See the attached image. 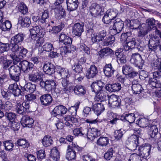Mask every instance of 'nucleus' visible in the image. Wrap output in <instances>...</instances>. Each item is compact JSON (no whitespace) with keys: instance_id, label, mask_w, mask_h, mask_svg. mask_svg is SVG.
<instances>
[{"instance_id":"nucleus-64","label":"nucleus","mask_w":161,"mask_h":161,"mask_svg":"<svg viewBox=\"0 0 161 161\" xmlns=\"http://www.w3.org/2000/svg\"><path fill=\"white\" fill-rule=\"evenodd\" d=\"M62 89L60 90L59 89L55 87L54 88H53L51 91V94L55 98L57 97L59 95L60 93H63L64 92Z\"/></svg>"},{"instance_id":"nucleus-33","label":"nucleus","mask_w":161,"mask_h":161,"mask_svg":"<svg viewBox=\"0 0 161 161\" xmlns=\"http://www.w3.org/2000/svg\"><path fill=\"white\" fill-rule=\"evenodd\" d=\"M18 23L22 27H29L31 23L30 18L28 17H20L18 19Z\"/></svg>"},{"instance_id":"nucleus-40","label":"nucleus","mask_w":161,"mask_h":161,"mask_svg":"<svg viewBox=\"0 0 161 161\" xmlns=\"http://www.w3.org/2000/svg\"><path fill=\"white\" fill-rule=\"evenodd\" d=\"M115 37L113 35H110L105 38L103 42V44L104 46L111 45L115 42Z\"/></svg>"},{"instance_id":"nucleus-55","label":"nucleus","mask_w":161,"mask_h":161,"mask_svg":"<svg viewBox=\"0 0 161 161\" xmlns=\"http://www.w3.org/2000/svg\"><path fill=\"white\" fill-rule=\"evenodd\" d=\"M75 105L71 107L68 110V111L70 113L72 116H75L76 115L77 112L79 107V104L77 103Z\"/></svg>"},{"instance_id":"nucleus-54","label":"nucleus","mask_w":161,"mask_h":161,"mask_svg":"<svg viewBox=\"0 0 161 161\" xmlns=\"http://www.w3.org/2000/svg\"><path fill=\"white\" fill-rule=\"evenodd\" d=\"M19 11L22 14L25 15L28 13V9L25 4L21 2L19 5Z\"/></svg>"},{"instance_id":"nucleus-31","label":"nucleus","mask_w":161,"mask_h":161,"mask_svg":"<svg viewBox=\"0 0 161 161\" xmlns=\"http://www.w3.org/2000/svg\"><path fill=\"white\" fill-rule=\"evenodd\" d=\"M98 73L97 69L94 65H92L87 70L86 76L88 79L94 77Z\"/></svg>"},{"instance_id":"nucleus-45","label":"nucleus","mask_w":161,"mask_h":161,"mask_svg":"<svg viewBox=\"0 0 161 161\" xmlns=\"http://www.w3.org/2000/svg\"><path fill=\"white\" fill-rule=\"evenodd\" d=\"M64 23H61L58 26L52 27V29H49V31L52 34H56L60 32L64 28Z\"/></svg>"},{"instance_id":"nucleus-11","label":"nucleus","mask_w":161,"mask_h":161,"mask_svg":"<svg viewBox=\"0 0 161 161\" xmlns=\"http://www.w3.org/2000/svg\"><path fill=\"white\" fill-rule=\"evenodd\" d=\"M40 86L45 91L49 92L53 88L56 87V84L55 81L52 80H47L45 81L42 80L40 83Z\"/></svg>"},{"instance_id":"nucleus-18","label":"nucleus","mask_w":161,"mask_h":161,"mask_svg":"<svg viewBox=\"0 0 161 161\" xmlns=\"http://www.w3.org/2000/svg\"><path fill=\"white\" fill-rule=\"evenodd\" d=\"M105 85V83L101 80L93 82L91 87L92 91L95 94L102 91Z\"/></svg>"},{"instance_id":"nucleus-16","label":"nucleus","mask_w":161,"mask_h":161,"mask_svg":"<svg viewBox=\"0 0 161 161\" xmlns=\"http://www.w3.org/2000/svg\"><path fill=\"white\" fill-rule=\"evenodd\" d=\"M135 47L140 49L141 46L139 43H137L135 38H130L128 41L126 42V45L124 47L125 50L126 51H128Z\"/></svg>"},{"instance_id":"nucleus-14","label":"nucleus","mask_w":161,"mask_h":161,"mask_svg":"<svg viewBox=\"0 0 161 161\" xmlns=\"http://www.w3.org/2000/svg\"><path fill=\"white\" fill-rule=\"evenodd\" d=\"M67 111V108L62 105L56 106L51 112L52 115L53 117L61 116L62 114H64Z\"/></svg>"},{"instance_id":"nucleus-2","label":"nucleus","mask_w":161,"mask_h":161,"mask_svg":"<svg viewBox=\"0 0 161 161\" xmlns=\"http://www.w3.org/2000/svg\"><path fill=\"white\" fill-rule=\"evenodd\" d=\"M153 77L149 78L148 84L153 88H161V83L158 80L161 78V71H156L153 72Z\"/></svg>"},{"instance_id":"nucleus-12","label":"nucleus","mask_w":161,"mask_h":161,"mask_svg":"<svg viewBox=\"0 0 161 161\" xmlns=\"http://www.w3.org/2000/svg\"><path fill=\"white\" fill-rule=\"evenodd\" d=\"M84 24L83 22L77 23L72 26V33L75 36H80L84 31Z\"/></svg>"},{"instance_id":"nucleus-37","label":"nucleus","mask_w":161,"mask_h":161,"mask_svg":"<svg viewBox=\"0 0 161 161\" xmlns=\"http://www.w3.org/2000/svg\"><path fill=\"white\" fill-rule=\"evenodd\" d=\"M107 96V93L105 91H102L96 94L94 98L95 101L102 102L105 101Z\"/></svg>"},{"instance_id":"nucleus-47","label":"nucleus","mask_w":161,"mask_h":161,"mask_svg":"<svg viewBox=\"0 0 161 161\" xmlns=\"http://www.w3.org/2000/svg\"><path fill=\"white\" fill-rule=\"evenodd\" d=\"M16 146H19L24 148H28L30 146L28 141L24 139H20L15 143Z\"/></svg>"},{"instance_id":"nucleus-27","label":"nucleus","mask_w":161,"mask_h":161,"mask_svg":"<svg viewBox=\"0 0 161 161\" xmlns=\"http://www.w3.org/2000/svg\"><path fill=\"white\" fill-rule=\"evenodd\" d=\"M69 81H67L66 79H62L61 81V84L63 87L62 88L64 93H67L69 92H70L74 91V86L68 84Z\"/></svg>"},{"instance_id":"nucleus-13","label":"nucleus","mask_w":161,"mask_h":161,"mask_svg":"<svg viewBox=\"0 0 161 161\" xmlns=\"http://www.w3.org/2000/svg\"><path fill=\"white\" fill-rule=\"evenodd\" d=\"M113 22V26L110 27V30L114 31L116 33H119L124 28V22L120 19H117L114 20Z\"/></svg>"},{"instance_id":"nucleus-44","label":"nucleus","mask_w":161,"mask_h":161,"mask_svg":"<svg viewBox=\"0 0 161 161\" xmlns=\"http://www.w3.org/2000/svg\"><path fill=\"white\" fill-rule=\"evenodd\" d=\"M74 92L78 95H83L86 93V90L84 86L81 85H77L75 86Z\"/></svg>"},{"instance_id":"nucleus-17","label":"nucleus","mask_w":161,"mask_h":161,"mask_svg":"<svg viewBox=\"0 0 161 161\" xmlns=\"http://www.w3.org/2000/svg\"><path fill=\"white\" fill-rule=\"evenodd\" d=\"M55 74L59 78L64 79L65 77L68 78L70 76V74L68 70L60 67L56 68Z\"/></svg>"},{"instance_id":"nucleus-39","label":"nucleus","mask_w":161,"mask_h":161,"mask_svg":"<svg viewBox=\"0 0 161 161\" xmlns=\"http://www.w3.org/2000/svg\"><path fill=\"white\" fill-rule=\"evenodd\" d=\"M24 35L22 33H19L12 37L11 42L13 43L19 44L22 42L24 39Z\"/></svg>"},{"instance_id":"nucleus-41","label":"nucleus","mask_w":161,"mask_h":161,"mask_svg":"<svg viewBox=\"0 0 161 161\" xmlns=\"http://www.w3.org/2000/svg\"><path fill=\"white\" fill-rule=\"evenodd\" d=\"M109 139L106 137L101 136L97 140V143L102 147H106L109 144Z\"/></svg>"},{"instance_id":"nucleus-19","label":"nucleus","mask_w":161,"mask_h":161,"mask_svg":"<svg viewBox=\"0 0 161 161\" xmlns=\"http://www.w3.org/2000/svg\"><path fill=\"white\" fill-rule=\"evenodd\" d=\"M56 69L55 65L50 62L45 63L43 67L45 73L49 75H52L55 73Z\"/></svg>"},{"instance_id":"nucleus-48","label":"nucleus","mask_w":161,"mask_h":161,"mask_svg":"<svg viewBox=\"0 0 161 161\" xmlns=\"http://www.w3.org/2000/svg\"><path fill=\"white\" fill-rule=\"evenodd\" d=\"M72 69L76 73H81L83 72V67L79 62L75 63L72 65Z\"/></svg>"},{"instance_id":"nucleus-3","label":"nucleus","mask_w":161,"mask_h":161,"mask_svg":"<svg viewBox=\"0 0 161 161\" xmlns=\"http://www.w3.org/2000/svg\"><path fill=\"white\" fill-rule=\"evenodd\" d=\"M8 70L10 78L16 82L18 81L21 71L19 64H14L11 66Z\"/></svg>"},{"instance_id":"nucleus-8","label":"nucleus","mask_w":161,"mask_h":161,"mask_svg":"<svg viewBox=\"0 0 161 161\" xmlns=\"http://www.w3.org/2000/svg\"><path fill=\"white\" fill-rule=\"evenodd\" d=\"M22 87L20 86V88L17 83H15L10 85L8 89L11 92L12 95H13L14 97H18L19 95H25L24 91L23 90Z\"/></svg>"},{"instance_id":"nucleus-26","label":"nucleus","mask_w":161,"mask_h":161,"mask_svg":"<svg viewBox=\"0 0 161 161\" xmlns=\"http://www.w3.org/2000/svg\"><path fill=\"white\" fill-rule=\"evenodd\" d=\"M150 31L146 24H142L138 29L137 36L139 39H142L145 37Z\"/></svg>"},{"instance_id":"nucleus-63","label":"nucleus","mask_w":161,"mask_h":161,"mask_svg":"<svg viewBox=\"0 0 161 161\" xmlns=\"http://www.w3.org/2000/svg\"><path fill=\"white\" fill-rule=\"evenodd\" d=\"M9 47V44L0 42V53H2L8 51Z\"/></svg>"},{"instance_id":"nucleus-7","label":"nucleus","mask_w":161,"mask_h":161,"mask_svg":"<svg viewBox=\"0 0 161 161\" xmlns=\"http://www.w3.org/2000/svg\"><path fill=\"white\" fill-rule=\"evenodd\" d=\"M141 136L140 132H138V131H135L133 134L128 138V142L130 147L134 149H136L138 146H139V138Z\"/></svg>"},{"instance_id":"nucleus-1","label":"nucleus","mask_w":161,"mask_h":161,"mask_svg":"<svg viewBox=\"0 0 161 161\" xmlns=\"http://www.w3.org/2000/svg\"><path fill=\"white\" fill-rule=\"evenodd\" d=\"M41 29V26H36L33 27L30 30L31 38L34 42L36 48L41 46L45 41L42 37L38 36L41 33L42 34L43 30Z\"/></svg>"},{"instance_id":"nucleus-52","label":"nucleus","mask_w":161,"mask_h":161,"mask_svg":"<svg viewBox=\"0 0 161 161\" xmlns=\"http://www.w3.org/2000/svg\"><path fill=\"white\" fill-rule=\"evenodd\" d=\"M1 93L3 97L7 100H10L13 96L11 92L9 90L6 91L2 89Z\"/></svg>"},{"instance_id":"nucleus-60","label":"nucleus","mask_w":161,"mask_h":161,"mask_svg":"<svg viewBox=\"0 0 161 161\" xmlns=\"http://www.w3.org/2000/svg\"><path fill=\"white\" fill-rule=\"evenodd\" d=\"M140 23L138 20H131L130 22V28L131 29H138L140 26Z\"/></svg>"},{"instance_id":"nucleus-58","label":"nucleus","mask_w":161,"mask_h":161,"mask_svg":"<svg viewBox=\"0 0 161 161\" xmlns=\"http://www.w3.org/2000/svg\"><path fill=\"white\" fill-rule=\"evenodd\" d=\"M16 110L17 113L20 114H24L26 111L21 105V103L19 102L16 103Z\"/></svg>"},{"instance_id":"nucleus-38","label":"nucleus","mask_w":161,"mask_h":161,"mask_svg":"<svg viewBox=\"0 0 161 161\" xmlns=\"http://www.w3.org/2000/svg\"><path fill=\"white\" fill-rule=\"evenodd\" d=\"M133 92L134 94H140L143 91L142 86L138 83L135 84V81H133L131 86Z\"/></svg>"},{"instance_id":"nucleus-20","label":"nucleus","mask_w":161,"mask_h":161,"mask_svg":"<svg viewBox=\"0 0 161 161\" xmlns=\"http://www.w3.org/2000/svg\"><path fill=\"white\" fill-rule=\"evenodd\" d=\"M103 72L106 77L110 78L114 75L115 70L110 63L106 64L103 68Z\"/></svg>"},{"instance_id":"nucleus-46","label":"nucleus","mask_w":161,"mask_h":161,"mask_svg":"<svg viewBox=\"0 0 161 161\" xmlns=\"http://www.w3.org/2000/svg\"><path fill=\"white\" fill-rule=\"evenodd\" d=\"M53 142L52 137L48 135L45 136L42 140V144L45 147L50 146L53 144Z\"/></svg>"},{"instance_id":"nucleus-50","label":"nucleus","mask_w":161,"mask_h":161,"mask_svg":"<svg viewBox=\"0 0 161 161\" xmlns=\"http://www.w3.org/2000/svg\"><path fill=\"white\" fill-rule=\"evenodd\" d=\"M40 23L42 24L46 23L49 17L48 12L47 10H45L42 13V15H40Z\"/></svg>"},{"instance_id":"nucleus-62","label":"nucleus","mask_w":161,"mask_h":161,"mask_svg":"<svg viewBox=\"0 0 161 161\" xmlns=\"http://www.w3.org/2000/svg\"><path fill=\"white\" fill-rule=\"evenodd\" d=\"M43 51L47 52L51 51L52 49H53V45L51 43L46 42L42 47Z\"/></svg>"},{"instance_id":"nucleus-4","label":"nucleus","mask_w":161,"mask_h":161,"mask_svg":"<svg viewBox=\"0 0 161 161\" xmlns=\"http://www.w3.org/2000/svg\"><path fill=\"white\" fill-rule=\"evenodd\" d=\"M130 61L131 64L141 69H142V66L145 63L142 56L138 53L132 54L130 56Z\"/></svg>"},{"instance_id":"nucleus-61","label":"nucleus","mask_w":161,"mask_h":161,"mask_svg":"<svg viewBox=\"0 0 161 161\" xmlns=\"http://www.w3.org/2000/svg\"><path fill=\"white\" fill-rule=\"evenodd\" d=\"M114 151L112 147L110 148L104 155V158L107 160H109L113 157V154L114 153Z\"/></svg>"},{"instance_id":"nucleus-51","label":"nucleus","mask_w":161,"mask_h":161,"mask_svg":"<svg viewBox=\"0 0 161 161\" xmlns=\"http://www.w3.org/2000/svg\"><path fill=\"white\" fill-rule=\"evenodd\" d=\"M3 144L6 150L9 151L13 150V147L14 145L12 141L7 140L4 141L3 142Z\"/></svg>"},{"instance_id":"nucleus-34","label":"nucleus","mask_w":161,"mask_h":161,"mask_svg":"<svg viewBox=\"0 0 161 161\" xmlns=\"http://www.w3.org/2000/svg\"><path fill=\"white\" fill-rule=\"evenodd\" d=\"M92 105V110L97 115H100L104 110L105 108L103 104L101 103H95Z\"/></svg>"},{"instance_id":"nucleus-36","label":"nucleus","mask_w":161,"mask_h":161,"mask_svg":"<svg viewBox=\"0 0 161 161\" xmlns=\"http://www.w3.org/2000/svg\"><path fill=\"white\" fill-rule=\"evenodd\" d=\"M72 149L70 148V145H68L66 154V158L69 160H75L76 158V152L73 151Z\"/></svg>"},{"instance_id":"nucleus-30","label":"nucleus","mask_w":161,"mask_h":161,"mask_svg":"<svg viewBox=\"0 0 161 161\" xmlns=\"http://www.w3.org/2000/svg\"><path fill=\"white\" fill-rule=\"evenodd\" d=\"M116 56L117 60L118 63L125 64L126 63V55L124 54V53L122 51H119V50H116L115 52V55Z\"/></svg>"},{"instance_id":"nucleus-6","label":"nucleus","mask_w":161,"mask_h":161,"mask_svg":"<svg viewBox=\"0 0 161 161\" xmlns=\"http://www.w3.org/2000/svg\"><path fill=\"white\" fill-rule=\"evenodd\" d=\"M122 72L126 77L130 79H133L138 75V72L135 71L132 67L125 64L122 66Z\"/></svg>"},{"instance_id":"nucleus-23","label":"nucleus","mask_w":161,"mask_h":161,"mask_svg":"<svg viewBox=\"0 0 161 161\" xmlns=\"http://www.w3.org/2000/svg\"><path fill=\"white\" fill-rule=\"evenodd\" d=\"M98 54L101 58H104L108 56L112 57H114L115 52L111 49L109 47H106L101 50L99 52Z\"/></svg>"},{"instance_id":"nucleus-42","label":"nucleus","mask_w":161,"mask_h":161,"mask_svg":"<svg viewBox=\"0 0 161 161\" xmlns=\"http://www.w3.org/2000/svg\"><path fill=\"white\" fill-rule=\"evenodd\" d=\"M50 153V156L54 160L57 161L59 160L60 155L57 148H53Z\"/></svg>"},{"instance_id":"nucleus-24","label":"nucleus","mask_w":161,"mask_h":161,"mask_svg":"<svg viewBox=\"0 0 161 161\" xmlns=\"http://www.w3.org/2000/svg\"><path fill=\"white\" fill-rule=\"evenodd\" d=\"M34 123L33 119L28 115H24L21 119V123L24 127H31Z\"/></svg>"},{"instance_id":"nucleus-15","label":"nucleus","mask_w":161,"mask_h":161,"mask_svg":"<svg viewBox=\"0 0 161 161\" xmlns=\"http://www.w3.org/2000/svg\"><path fill=\"white\" fill-rule=\"evenodd\" d=\"M21 70L25 73L29 72L32 69H34V65L27 60H24L19 63Z\"/></svg>"},{"instance_id":"nucleus-5","label":"nucleus","mask_w":161,"mask_h":161,"mask_svg":"<svg viewBox=\"0 0 161 161\" xmlns=\"http://www.w3.org/2000/svg\"><path fill=\"white\" fill-rule=\"evenodd\" d=\"M28 78L30 81L32 82L40 83L43 80L42 73L37 69L34 68L31 73L29 75Z\"/></svg>"},{"instance_id":"nucleus-10","label":"nucleus","mask_w":161,"mask_h":161,"mask_svg":"<svg viewBox=\"0 0 161 161\" xmlns=\"http://www.w3.org/2000/svg\"><path fill=\"white\" fill-rule=\"evenodd\" d=\"M151 148V145L148 143L142 145L138 148L139 155L142 157L146 159L150 154Z\"/></svg>"},{"instance_id":"nucleus-59","label":"nucleus","mask_w":161,"mask_h":161,"mask_svg":"<svg viewBox=\"0 0 161 161\" xmlns=\"http://www.w3.org/2000/svg\"><path fill=\"white\" fill-rule=\"evenodd\" d=\"M25 100L29 103H31L34 102L36 98V96L35 94L31 93L25 95Z\"/></svg>"},{"instance_id":"nucleus-32","label":"nucleus","mask_w":161,"mask_h":161,"mask_svg":"<svg viewBox=\"0 0 161 161\" xmlns=\"http://www.w3.org/2000/svg\"><path fill=\"white\" fill-rule=\"evenodd\" d=\"M23 90H24L25 94H27V92L32 93L34 92L36 88V85L28 82L22 87Z\"/></svg>"},{"instance_id":"nucleus-28","label":"nucleus","mask_w":161,"mask_h":161,"mask_svg":"<svg viewBox=\"0 0 161 161\" xmlns=\"http://www.w3.org/2000/svg\"><path fill=\"white\" fill-rule=\"evenodd\" d=\"M68 10L70 11L76 10L79 3L78 0H66Z\"/></svg>"},{"instance_id":"nucleus-35","label":"nucleus","mask_w":161,"mask_h":161,"mask_svg":"<svg viewBox=\"0 0 161 161\" xmlns=\"http://www.w3.org/2000/svg\"><path fill=\"white\" fill-rule=\"evenodd\" d=\"M74 134L77 136H86L88 138L91 139L93 137H96L95 134L97 133V132L98 131H93L95 133L92 132V131H86V133H83L82 131H73Z\"/></svg>"},{"instance_id":"nucleus-22","label":"nucleus","mask_w":161,"mask_h":161,"mask_svg":"<svg viewBox=\"0 0 161 161\" xmlns=\"http://www.w3.org/2000/svg\"><path fill=\"white\" fill-rule=\"evenodd\" d=\"M107 36V32L105 30H103L97 33L92 38L93 43H98L100 41L104 40V38Z\"/></svg>"},{"instance_id":"nucleus-43","label":"nucleus","mask_w":161,"mask_h":161,"mask_svg":"<svg viewBox=\"0 0 161 161\" xmlns=\"http://www.w3.org/2000/svg\"><path fill=\"white\" fill-rule=\"evenodd\" d=\"M151 64L154 70L161 71V58L153 60L151 62Z\"/></svg>"},{"instance_id":"nucleus-53","label":"nucleus","mask_w":161,"mask_h":161,"mask_svg":"<svg viewBox=\"0 0 161 161\" xmlns=\"http://www.w3.org/2000/svg\"><path fill=\"white\" fill-rule=\"evenodd\" d=\"M136 124L141 127H144L147 126L148 124V120L145 118H139L137 120Z\"/></svg>"},{"instance_id":"nucleus-49","label":"nucleus","mask_w":161,"mask_h":161,"mask_svg":"<svg viewBox=\"0 0 161 161\" xmlns=\"http://www.w3.org/2000/svg\"><path fill=\"white\" fill-rule=\"evenodd\" d=\"M155 20L153 18H149L147 19L146 22L147 27L149 28L150 31L154 28H156V25L155 24Z\"/></svg>"},{"instance_id":"nucleus-25","label":"nucleus","mask_w":161,"mask_h":161,"mask_svg":"<svg viewBox=\"0 0 161 161\" xmlns=\"http://www.w3.org/2000/svg\"><path fill=\"white\" fill-rule=\"evenodd\" d=\"M102 10L101 6L98 4L93 3L90 7L89 11L91 15L96 17L100 15Z\"/></svg>"},{"instance_id":"nucleus-21","label":"nucleus","mask_w":161,"mask_h":161,"mask_svg":"<svg viewBox=\"0 0 161 161\" xmlns=\"http://www.w3.org/2000/svg\"><path fill=\"white\" fill-rule=\"evenodd\" d=\"M121 100L119 97L113 94L109 98V103L113 108L119 107L121 105Z\"/></svg>"},{"instance_id":"nucleus-29","label":"nucleus","mask_w":161,"mask_h":161,"mask_svg":"<svg viewBox=\"0 0 161 161\" xmlns=\"http://www.w3.org/2000/svg\"><path fill=\"white\" fill-rule=\"evenodd\" d=\"M42 104L45 106L50 105L52 102L53 98L49 94H46L42 95L40 97Z\"/></svg>"},{"instance_id":"nucleus-57","label":"nucleus","mask_w":161,"mask_h":161,"mask_svg":"<svg viewBox=\"0 0 161 161\" xmlns=\"http://www.w3.org/2000/svg\"><path fill=\"white\" fill-rule=\"evenodd\" d=\"M22 47L20 44L16 43H13L11 42L9 44V47H11V50L13 52H19Z\"/></svg>"},{"instance_id":"nucleus-56","label":"nucleus","mask_w":161,"mask_h":161,"mask_svg":"<svg viewBox=\"0 0 161 161\" xmlns=\"http://www.w3.org/2000/svg\"><path fill=\"white\" fill-rule=\"evenodd\" d=\"M106 13L107 15H108L109 17L114 21V19L116 17L118 12L116 10H114L112 9H108Z\"/></svg>"},{"instance_id":"nucleus-9","label":"nucleus","mask_w":161,"mask_h":161,"mask_svg":"<svg viewBox=\"0 0 161 161\" xmlns=\"http://www.w3.org/2000/svg\"><path fill=\"white\" fill-rule=\"evenodd\" d=\"M160 41V39H158V36H154L151 37L147 44L148 51L150 53L152 51L155 52L158 48Z\"/></svg>"}]
</instances>
